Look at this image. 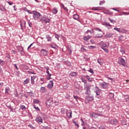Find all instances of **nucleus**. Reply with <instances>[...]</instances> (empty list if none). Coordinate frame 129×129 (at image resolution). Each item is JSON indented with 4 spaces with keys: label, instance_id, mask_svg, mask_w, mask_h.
Here are the masks:
<instances>
[{
    "label": "nucleus",
    "instance_id": "1",
    "mask_svg": "<svg viewBox=\"0 0 129 129\" xmlns=\"http://www.w3.org/2000/svg\"><path fill=\"white\" fill-rule=\"evenodd\" d=\"M118 64L122 65V66H125L126 65V61L122 57H119L118 59Z\"/></svg>",
    "mask_w": 129,
    "mask_h": 129
},
{
    "label": "nucleus",
    "instance_id": "2",
    "mask_svg": "<svg viewBox=\"0 0 129 129\" xmlns=\"http://www.w3.org/2000/svg\"><path fill=\"white\" fill-rule=\"evenodd\" d=\"M94 100V98L92 95H88L85 97V101L89 102V101H92Z\"/></svg>",
    "mask_w": 129,
    "mask_h": 129
},
{
    "label": "nucleus",
    "instance_id": "3",
    "mask_svg": "<svg viewBox=\"0 0 129 129\" xmlns=\"http://www.w3.org/2000/svg\"><path fill=\"white\" fill-rule=\"evenodd\" d=\"M34 12L33 18L35 21H37V20L41 17V14L39 12H36V11H34Z\"/></svg>",
    "mask_w": 129,
    "mask_h": 129
},
{
    "label": "nucleus",
    "instance_id": "4",
    "mask_svg": "<svg viewBox=\"0 0 129 129\" xmlns=\"http://www.w3.org/2000/svg\"><path fill=\"white\" fill-rule=\"evenodd\" d=\"M35 120L38 123H43V118H42L41 116H37Z\"/></svg>",
    "mask_w": 129,
    "mask_h": 129
},
{
    "label": "nucleus",
    "instance_id": "5",
    "mask_svg": "<svg viewBox=\"0 0 129 129\" xmlns=\"http://www.w3.org/2000/svg\"><path fill=\"white\" fill-rule=\"evenodd\" d=\"M40 21H43L45 23H50V19H49V18L48 17H46V16L42 17V18L40 19Z\"/></svg>",
    "mask_w": 129,
    "mask_h": 129
},
{
    "label": "nucleus",
    "instance_id": "6",
    "mask_svg": "<svg viewBox=\"0 0 129 129\" xmlns=\"http://www.w3.org/2000/svg\"><path fill=\"white\" fill-rule=\"evenodd\" d=\"M100 86L104 89H106V88H107V87H108V83L103 82V83L100 84Z\"/></svg>",
    "mask_w": 129,
    "mask_h": 129
},
{
    "label": "nucleus",
    "instance_id": "7",
    "mask_svg": "<svg viewBox=\"0 0 129 129\" xmlns=\"http://www.w3.org/2000/svg\"><path fill=\"white\" fill-rule=\"evenodd\" d=\"M103 13L105 15H108L109 16L113 15V12H111L110 10H105Z\"/></svg>",
    "mask_w": 129,
    "mask_h": 129
},
{
    "label": "nucleus",
    "instance_id": "8",
    "mask_svg": "<svg viewBox=\"0 0 129 129\" xmlns=\"http://www.w3.org/2000/svg\"><path fill=\"white\" fill-rule=\"evenodd\" d=\"M41 52L43 56H47L49 54V52L44 49H41Z\"/></svg>",
    "mask_w": 129,
    "mask_h": 129
},
{
    "label": "nucleus",
    "instance_id": "9",
    "mask_svg": "<svg viewBox=\"0 0 129 129\" xmlns=\"http://www.w3.org/2000/svg\"><path fill=\"white\" fill-rule=\"evenodd\" d=\"M54 86V84L52 81H50L49 83L47 85V88L49 89H51V88H53Z\"/></svg>",
    "mask_w": 129,
    "mask_h": 129
},
{
    "label": "nucleus",
    "instance_id": "10",
    "mask_svg": "<svg viewBox=\"0 0 129 129\" xmlns=\"http://www.w3.org/2000/svg\"><path fill=\"white\" fill-rule=\"evenodd\" d=\"M102 115H101L100 113H93L92 114V117H94V118H97V117H98V116H101Z\"/></svg>",
    "mask_w": 129,
    "mask_h": 129
},
{
    "label": "nucleus",
    "instance_id": "11",
    "mask_svg": "<svg viewBox=\"0 0 129 129\" xmlns=\"http://www.w3.org/2000/svg\"><path fill=\"white\" fill-rule=\"evenodd\" d=\"M70 75L72 76V77H76L77 76V73L75 72H72L70 74Z\"/></svg>",
    "mask_w": 129,
    "mask_h": 129
},
{
    "label": "nucleus",
    "instance_id": "12",
    "mask_svg": "<svg viewBox=\"0 0 129 129\" xmlns=\"http://www.w3.org/2000/svg\"><path fill=\"white\" fill-rule=\"evenodd\" d=\"M104 25H105V27H106V28H107L108 29H111V25H110V24L108 23H106L105 22Z\"/></svg>",
    "mask_w": 129,
    "mask_h": 129
},
{
    "label": "nucleus",
    "instance_id": "13",
    "mask_svg": "<svg viewBox=\"0 0 129 129\" xmlns=\"http://www.w3.org/2000/svg\"><path fill=\"white\" fill-rule=\"evenodd\" d=\"M66 113L68 118H71L72 117V112H67Z\"/></svg>",
    "mask_w": 129,
    "mask_h": 129
},
{
    "label": "nucleus",
    "instance_id": "14",
    "mask_svg": "<svg viewBox=\"0 0 129 129\" xmlns=\"http://www.w3.org/2000/svg\"><path fill=\"white\" fill-rule=\"evenodd\" d=\"M112 124H117V120L116 119H113L111 120Z\"/></svg>",
    "mask_w": 129,
    "mask_h": 129
},
{
    "label": "nucleus",
    "instance_id": "15",
    "mask_svg": "<svg viewBox=\"0 0 129 129\" xmlns=\"http://www.w3.org/2000/svg\"><path fill=\"white\" fill-rule=\"evenodd\" d=\"M46 38L48 42H52V38L51 37V36H50V35H46Z\"/></svg>",
    "mask_w": 129,
    "mask_h": 129
},
{
    "label": "nucleus",
    "instance_id": "16",
    "mask_svg": "<svg viewBox=\"0 0 129 129\" xmlns=\"http://www.w3.org/2000/svg\"><path fill=\"white\" fill-rule=\"evenodd\" d=\"M73 19H74V20H76L77 21H79V15H78V14L74 15Z\"/></svg>",
    "mask_w": 129,
    "mask_h": 129
},
{
    "label": "nucleus",
    "instance_id": "17",
    "mask_svg": "<svg viewBox=\"0 0 129 129\" xmlns=\"http://www.w3.org/2000/svg\"><path fill=\"white\" fill-rule=\"evenodd\" d=\"M52 103H53L52 100H48L46 101V105H48V106H50V105H51V104H52Z\"/></svg>",
    "mask_w": 129,
    "mask_h": 129
},
{
    "label": "nucleus",
    "instance_id": "18",
    "mask_svg": "<svg viewBox=\"0 0 129 129\" xmlns=\"http://www.w3.org/2000/svg\"><path fill=\"white\" fill-rule=\"evenodd\" d=\"M5 92L6 93H7V94H9L10 93H11V90L10 89L9 87H7L5 89Z\"/></svg>",
    "mask_w": 129,
    "mask_h": 129
},
{
    "label": "nucleus",
    "instance_id": "19",
    "mask_svg": "<svg viewBox=\"0 0 129 129\" xmlns=\"http://www.w3.org/2000/svg\"><path fill=\"white\" fill-rule=\"evenodd\" d=\"M35 77L34 76H31V84L32 85H34L35 84Z\"/></svg>",
    "mask_w": 129,
    "mask_h": 129
},
{
    "label": "nucleus",
    "instance_id": "20",
    "mask_svg": "<svg viewBox=\"0 0 129 129\" xmlns=\"http://www.w3.org/2000/svg\"><path fill=\"white\" fill-rule=\"evenodd\" d=\"M97 62L100 65H102L103 64V61L102 60V58H99L97 60Z\"/></svg>",
    "mask_w": 129,
    "mask_h": 129
},
{
    "label": "nucleus",
    "instance_id": "21",
    "mask_svg": "<svg viewBox=\"0 0 129 129\" xmlns=\"http://www.w3.org/2000/svg\"><path fill=\"white\" fill-rule=\"evenodd\" d=\"M90 38H91V36H86L84 37L83 39H84V41H88V40H89L90 39Z\"/></svg>",
    "mask_w": 129,
    "mask_h": 129
},
{
    "label": "nucleus",
    "instance_id": "22",
    "mask_svg": "<svg viewBox=\"0 0 129 129\" xmlns=\"http://www.w3.org/2000/svg\"><path fill=\"white\" fill-rule=\"evenodd\" d=\"M40 91L42 92V93H45V92H46V88H45V87H41Z\"/></svg>",
    "mask_w": 129,
    "mask_h": 129
},
{
    "label": "nucleus",
    "instance_id": "23",
    "mask_svg": "<svg viewBox=\"0 0 129 129\" xmlns=\"http://www.w3.org/2000/svg\"><path fill=\"white\" fill-rule=\"evenodd\" d=\"M52 13L54 15H56V14H57V13H58V9H57V8H53L52 10Z\"/></svg>",
    "mask_w": 129,
    "mask_h": 129
},
{
    "label": "nucleus",
    "instance_id": "24",
    "mask_svg": "<svg viewBox=\"0 0 129 129\" xmlns=\"http://www.w3.org/2000/svg\"><path fill=\"white\" fill-rule=\"evenodd\" d=\"M5 65V61L3 60L2 59H0V68L2 66H4Z\"/></svg>",
    "mask_w": 129,
    "mask_h": 129
},
{
    "label": "nucleus",
    "instance_id": "25",
    "mask_svg": "<svg viewBox=\"0 0 129 129\" xmlns=\"http://www.w3.org/2000/svg\"><path fill=\"white\" fill-rule=\"evenodd\" d=\"M90 93H91L90 89L87 88L85 92V94H87V95H90Z\"/></svg>",
    "mask_w": 129,
    "mask_h": 129
},
{
    "label": "nucleus",
    "instance_id": "26",
    "mask_svg": "<svg viewBox=\"0 0 129 129\" xmlns=\"http://www.w3.org/2000/svg\"><path fill=\"white\" fill-rule=\"evenodd\" d=\"M33 102H34V103H36V104L41 103V101H40V100H39L37 99H34L33 100Z\"/></svg>",
    "mask_w": 129,
    "mask_h": 129
},
{
    "label": "nucleus",
    "instance_id": "27",
    "mask_svg": "<svg viewBox=\"0 0 129 129\" xmlns=\"http://www.w3.org/2000/svg\"><path fill=\"white\" fill-rule=\"evenodd\" d=\"M86 78H87V79H88V80L89 81V82H92V79L90 78L89 76H88V75L86 76Z\"/></svg>",
    "mask_w": 129,
    "mask_h": 129
},
{
    "label": "nucleus",
    "instance_id": "28",
    "mask_svg": "<svg viewBox=\"0 0 129 129\" xmlns=\"http://www.w3.org/2000/svg\"><path fill=\"white\" fill-rule=\"evenodd\" d=\"M29 82H30V79H27L24 81V84L26 85V84H28V83H29Z\"/></svg>",
    "mask_w": 129,
    "mask_h": 129
},
{
    "label": "nucleus",
    "instance_id": "29",
    "mask_svg": "<svg viewBox=\"0 0 129 129\" xmlns=\"http://www.w3.org/2000/svg\"><path fill=\"white\" fill-rule=\"evenodd\" d=\"M93 29H92L91 30H88L86 32V34H88V33H90V34H93Z\"/></svg>",
    "mask_w": 129,
    "mask_h": 129
},
{
    "label": "nucleus",
    "instance_id": "30",
    "mask_svg": "<svg viewBox=\"0 0 129 129\" xmlns=\"http://www.w3.org/2000/svg\"><path fill=\"white\" fill-rule=\"evenodd\" d=\"M85 47L86 46H82L81 48V51H82L83 52H86V49H85Z\"/></svg>",
    "mask_w": 129,
    "mask_h": 129
},
{
    "label": "nucleus",
    "instance_id": "31",
    "mask_svg": "<svg viewBox=\"0 0 129 129\" xmlns=\"http://www.w3.org/2000/svg\"><path fill=\"white\" fill-rule=\"evenodd\" d=\"M121 14V16H122V15H123L124 16H128V15H129L128 13L125 12H122Z\"/></svg>",
    "mask_w": 129,
    "mask_h": 129
},
{
    "label": "nucleus",
    "instance_id": "32",
    "mask_svg": "<svg viewBox=\"0 0 129 129\" xmlns=\"http://www.w3.org/2000/svg\"><path fill=\"white\" fill-rule=\"evenodd\" d=\"M108 20L112 24H115V20H111L110 18H109Z\"/></svg>",
    "mask_w": 129,
    "mask_h": 129
},
{
    "label": "nucleus",
    "instance_id": "33",
    "mask_svg": "<svg viewBox=\"0 0 129 129\" xmlns=\"http://www.w3.org/2000/svg\"><path fill=\"white\" fill-rule=\"evenodd\" d=\"M108 45H107L105 43H104L102 44L101 48L103 49V48H108Z\"/></svg>",
    "mask_w": 129,
    "mask_h": 129
},
{
    "label": "nucleus",
    "instance_id": "34",
    "mask_svg": "<svg viewBox=\"0 0 129 129\" xmlns=\"http://www.w3.org/2000/svg\"><path fill=\"white\" fill-rule=\"evenodd\" d=\"M20 109H22V110H24V109H26V106L24 105H20Z\"/></svg>",
    "mask_w": 129,
    "mask_h": 129
},
{
    "label": "nucleus",
    "instance_id": "35",
    "mask_svg": "<svg viewBox=\"0 0 129 129\" xmlns=\"http://www.w3.org/2000/svg\"><path fill=\"white\" fill-rule=\"evenodd\" d=\"M33 106L34 108L36 109V110H37V111H40V108H39V107H36L35 105H34Z\"/></svg>",
    "mask_w": 129,
    "mask_h": 129
},
{
    "label": "nucleus",
    "instance_id": "36",
    "mask_svg": "<svg viewBox=\"0 0 129 129\" xmlns=\"http://www.w3.org/2000/svg\"><path fill=\"white\" fill-rule=\"evenodd\" d=\"M114 30H115V31H117V32H119V33H120V32H121L120 28H114Z\"/></svg>",
    "mask_w": 129,
    "mask_h": 129
},
{
    "label": "nucleus",
    "instance_id": "37",
    "mask_svg": "<svg viewBox=\"0 0 129 129\" xmlns=\"http://www.w3.org/2000/svg\"><path fill=\"white\" fill-rule=\"evenodd\" d=\"M92 10H95V11H98V10L100 11V10H101V8H100V7H96L95 8V9H92Z\"/></svg>",
    "mask_w": 129,
    "mask_h": 129
},
{
    "label": "nucleus",
    "instance_id": "38",
    "mask_svg": "<svg viewBox=\"0 0 129 129\" xmlns=\"http://www.w3.org/2000/svg\"><path fill=\"white\" fill-rule=\"evenodd\" d=\"M46 73H47V74H48V75H49V78L48 79V80L49 79H51V76H52V75H51L50 74V73L49 72V71H46Z\"/></svg>",
    "mask_w": 129,
    "mask_h": 129
},
{
    "label": "nucleus",
    "instance_id": "39",
    "mask_svg": "<svg viewBox=\"0 0 129 129\" xmlns=\"http://www.w3.org/2000/svg\"><path fill=\"white\" fill-rule=\"evenodd\" d=\"M98 129H105V126L101 125L99 127H98Z\"/></svg>",
    "mask_w": 129,
    "mask_h": 129
},
{
    "label": "nucleus",
    "instance_id": "40",
    "mask_svg": "<svg viewBox=\"0 0 129 129\" xmlns=\"http://www.w3.org/2000/svg\"><path fill=\"white\" fill-rule=\"evenodd\" d=\"M14 95L16 97H18V91L17 90H15L14 91Z\"/></svg>",
    "mask_w": 129,
    "mask_h": 129
},
{
    "label": "nucleus",
    "instance_id": "41",
    "mask_svg": "<svg viewBox=\"0 0 129 129\" xmlns=\"http://www.w3.org/2000/svg\"><path fill=\"white\" fill-rule=\"evenodd\" d=\"M90 73H91V74H94V71H93V69H90V70L88 71Z\"/></svg>",
    "mask_w": 129,
    "mask_h": 129
},
{
    "label": "nucleus",
    "instance_id": "42",
    "mask_svg": "<svg viewBox=\"0 0 129 129\" xmlns=\"http://www.w3.org/2000/svg\"><path fill=\"white\" fill-rule=\"evenodd\" d=\"M94 29L95 30V31H97L98 32H102V34H103V32H102L101 29L97 28H95Z\"/></svg>",
    "mask_w": 129,
    "mask_h": 129
},
{
    "label": "nucleus",
    "instance_id": "43",
    "mask_svg": "<svg viewBox=\"0 0 129 129\" xmlns=\"http://www.w3.org/2000/svg\"><path fill=\"white\" fill-rule=\"evenodd\" d=\"M73 123L75 124V125L76 126H77V127H79V124H78V123H77V122H76V121H74L73 122Z\"/></svg>",
    "mask_w": 129,
    "mask_h": 129
},
{
    "label": "nucleus",
    "instance_id": "44",
    "mask_svg": "<svg viewBox=\"0 0 129 129\" xmlns=\"http://www.w3.org/2000/svg\"><path fill=\"white\" fill-rule=\"evenodd\" d=\"M103 35L102 34H100V35H98V34H97L96 36V38H101V37H103Z\"/></svg>",
    "mask_w": 129,
    "mask_h": 129
},
{
    "label": "nucleus",
    "instance_id": "45",
    "mask_svg": "<svg viewBox=\"0 0 129 129\" xmlns=\"http://www.w3.org/2000/svg\"><path fill=\"white\" fill-rule=\"evenodd\" d=\"M120 52H121L122 54H124V53H125V51H124V49H123V48H121L120 50Z\"/></svg>",
    "mask_w": 129,
    "mask_h": 129
},
{
    "label": "nucleus",
    "instance_id": "46",
    "mask_svg": "<svg viewBox=\"0 0 129 129\" xmlns=\"http://www.w3.org/2000/svg\"><path fill=\"white\" fill-rule=\"evenodd\" d=\"M28 24L29 27H30V28H32V26L33 25V24H32V23L31 22H30V21H28Z\"/></svg>",
    "mask_w": 129,
    "mask_h": 129
},
{
    "label": "nucleus",
    "instance_id": "47",
    "mask_svg": "<svg viewBox=\"0 0 129 129\" xmlns=\"http://www.w3.org/2000/svg\"><path fill=\"white\" fill-rule=\"evenodd\" d=\"M97 96L98 95H100V92H99V91H95Z\"/></svg>",
    "mask_w": 129,
    "mask_h": 129
},
{
    "label": "nucleus",
    "instance_id": "48",
    "mask_svg": "<svg viewBox=\"0 0 129 129\" xmlns=\"http://www.w3.org/2000/svg\"><path fill=\"white\" fill-rule=\"evenodd\" d=\"M82 81L84 83H87V81H86V80H85V79H83V78H82Z\"/></svg>",
    "mask_w": 129,
    "mask_h": 129
},
{
    "label": "nucleus",
    "instance_id": "49",
    "mask_svg": "<svg viewBox=\"0 0 129 129\" xmlns=\"http://www.w3.org/2000/svg\"><path fill=\"white\" fill-rule=\"evenodd\" d=\"M74 98H75L77 101H78V99H79V97L77 96H74Z\"/></svg>",
    "mask_w": 129,
    "mask_h": 129
},
{
    "label": "nucleus",
    "instance_id": "50",
    "mask_svg": "<svg viewBox=\"0 0 129 129\" xmlns=\"http://www.w3.org/2000/svg\"><path fill=\"white\" fill-rule=\"evenodd\" d=\"M124 98L126 100H129V96L128 95H125Z\"/></svg>",
    "mask_w": 129,
    "mask_h": 129
},
{
    "label": "nucleus",
    "instance_id": "51",
    "mask_svg": "<svg viewBox=\"0 0 129 129\" xmlns=\"http://www.w3.org/2000/svg\"><path fill=\"white\" fill-rule=\"evenodd\" d=\"M55 38L57 39L58 41H59V35L56 34L55 35Z\"/></svg>",
    "mask_w": 129,
    "mask_h": 129
},
{
    "label": "nucleus",
    "instance_id": "52",
    "mask_svg": "<svg viewBox=\"0 0 129 129\" xmlns=\"http://www.w3.org/2000/svg\"><path fill=\"white\" fill-rule=\"evenodd\" d=\"M89 49H94V48H96L95 46H93L92 45L88 46Z\"/></svg>",
    "mask_w": 129,
    "mask_h": 129
},
{
    "label": "nucleus",
    "instance_id": "53",
    "mask_svg": "<svg viewBox=\"0 0 129 129\" xmlns=\"http://www.w3.org/2000/svg\"><path fill=\"white\" fill-rule=\"evenodd\" d=\"M102 49L104 50V51H105V52H106V53H108V49H107V48H103Z\"/></svg>",
    "mask_w": 129,
    "mask_h": 129
},
{
    "label": "nucleus",
    "instance_id": "54",
    "mask_svg": "<svg viewBox=\"0 0 129 129\" xmlns=\"http://www.w3.org/2000/svg\"><path fill=\"white\" fill-rule=\"evenodd\" d=\"M7 4H9L10 6H13L14 3L12 2H7Z\"/></svg>",
    "mask_w": 129,
    "mask_h": 129
},
{
    "label": "nucleus",
    "instance_id": "55",
    "mask_svg": "<svg viewBox=\"0 0 129 129\" xmlns=\"http://www.w3.org/2000/svg\"><path fill=\"white\" fill-rule=\"evenodd\" d=\"M111 10H113V11H116V12H118V13L119 12V11L117 10V8H112Z\"/></svg>",
    "mask_w": 129,
    "mask_h": 129
},
{
    "label": "nucleus",
    "instance_id": "56",
    "mask_svg": "<svg viewBox=\"0 0 129 129\" xmlns=\"http://www.w3.org/2000/svg\"><path fill=\"white\" fill-rule=\"evenodd\" d=\"M60 7H61V8H62V9H63V8H65V6L63 5V4H60Z\"/></svg>",
    "mask_w": 129,
    "mask_h": 129
},
{
    "label": "nucleus",
    "instance_id": "57",
    "mask_svg": "<svg viewBox=\"0 0 129 129\" xmlns=\"http://www.w3.org/2000/svg\"><path fill=\"white\" fill-rule=\"evenodd\" d=\"M14 66H15L16 69H17V70H19V68H18V66H17L16 64H14Z\"/></svg>",
    "mask_w": 129,
    "mask_h": 129
},
{
    "label": "nucleus",
    "instance_id": "58",
    "mask_svg": "<svg viewBox=\"0 0 129 129\" xmlns=\"http://www.w3.org/2000/svg\"><path fill=\"white\" fill-rule=\"evenodd\" d=\"M96 97L97 98H98V99H100V98H101V96H100V95L96 96Z\"/></svg>",
    "mask_w": 129,
    "mask_h": 129
},
{
    "label": "nucleus",
    "instance_id": "59",
    "mask_svg": "<svg viewBox=\"0 0 129 129\" xmlns=\"http://www.w3.org/2000/svg\"><path fill=\"white\" fill-rule=\"evenodd\" d=\"M50 47H51V48H53V49H56V46H53L52 44L50 45Z\"/></svg>",
    "mask_w": 129,
    "mask_h": 129
},
{
    "label": "nucleus",
    "instance_id": "60",
    "mask_svg": "<svg viewBox=\"0 0 129 129\" xmlns=\"http://www.w3.org/2000/svg\"><path fill=\"white\" fill-rule=\"evenodd\" d=\"M32 46H33V43H31L28 47V50H29V49L32 47Z\"/></svg>",
    "mask_w": 129,
    "mask_h": 129
},
{
    "label": "nucleus",
    "instance_id": "61",
    "mask_svg": "<svg viewBox=\"0 0 129 129\" xmlns=\"http://www.w3.org/2000/svg\"><path fill=\"white\" fill-rule=\"evenodd\" d=\"M44 129H50V127H48V126H44L43 127Z\"/></svg>",
    "mask_w": 129,
    "mask_h": 129
},
{
    "label": "nucleus",
    "instance_id": "62",
    "mask_svg": "<svg viewBox=\"0 0 129 129\" xmlns=\"http://www.w3.org/2000/svg\"><path fill=\"white\" fill-rule=\"evenodd\" d=\"M63 10H64V11H66V12H68V9L67 8H66V7H64V8H63Z\"/></svg>",
    "mask_w": 129,
    "mask_h": 129
},
{
    "label": "nucleus",
    "instance_id": "63",
    "mask_svg": "<svg viewBox=\"0 0 129 129\" xmlns=\"http://www.w3.org/2000/svg\"><path fill=\"white\" fill-rule=\"evenodd\" d=\"M27 12H28V14H32V12H31L30 10H27Z\"/></svg>",
    "mask_w": 129,
    "mask_h": 129
},
{
    "label": "nucleus",
    "instance_id": "64",
    "mask_svg": "<svg viewBox=\"0 0 129 129\" xmlns=\"http://www.w3.org/2000/svg\"><path fill=\"white\" fill-rule=\"evenodd\" d=\"M29 126L31 128H33V129L35 128V127H34V126H33L32 125H29Z\"/></svg>",
    "mask_w": 129,
    "mask_h": 129
}]
</instances>
